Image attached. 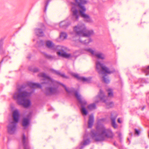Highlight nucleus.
Segmentation results:
<instances>
[{"label": "nucleus", "mask_w": 149, "mask_h": 149, "mask_svg": "<svg viewBox=\"0 0 149 149\" xmlns=\"http://www.w3.org/2000/svg\"><path fill=\"white\" fill-rule=\"evenodd\" d=\"M96 129V131L92 130L90 133L92 138L95 141H103L106 139L112 138L113 136L111 130L107 128L103 125L98 124Z\"/></svg>", "instance_id": "1"}, {"label": "nucleus", "mask_w": 149, "mask_h": 149, "mask_svg": "<svg viewBox=\"0 0 149 149\" xmlns=\"http://www.w3.org/2000/svg\"><path fill=\"white\" fill-rule=\"evenodd\" d=\"M75 39L79 38L78 40L82 44L87 45L92 41V40L89 38L83 41L82 38L84 37H89L93 34V31L92 30H88L85 24L79 23L75 26ZM77 40L76 39L75 41Z\"/></svg>", "instance_id": "2"}, {"label": "nucleus", "mask_w": 149, "mask_h": 149, "mask_svg": "<svg viewBox=\"0 0 149 149\" xmlns=\"http://www.w3.org/2000/svg\"><path fill=\"white\" fill-rule=\"evenodd\" d=\"M96 70L100 74H104L102 77L103 81L106 83L108 84L110 82L108 76L104 73L110 74L115 71L114 69L110 70L108 67L105 66L103 64L97 61L96 62Z\"/></svg>", "instance_id": "3"}, {"label": "nucleus", "mask_w": 149, "mask_h": 149, "mask_svg": "<svg viewBox=\"0 0 149 149\" xmlns=\"http://www.w3.org/2000/svg\"><path fill=\"white\" fill-rule=\"evenodd\" d=\"M29 95V94L26 91H21L19 89L18 91L16 92L14 95V98L17 99L18 104L22 105L24 107L27 108L30 106L31 103L29 99L27 98L28 96Z\"/></svg>", "instance_id": "4"}, {"label": "nucleus", "mask_w": 149, "mask_h": 149, "mask_svg": "<svg viewBox=\"0 0 149 149\" xmlns=\"http://www.w3.org/2000/svg\"><path fill=\"white\" fill-rule=\"evenodd\" d=\"M87 3L86 0H75V5L78 6V10L81 17L84 19V22H92L89 16L85 13L86 9L84 5Z\"/></svg>", "instance_id": "5"}, {"label": "nucleus", "mask_w": 149, "mask_h": 149, "mask_svg": "<svg viewBox=\"0 0 149 149\" xmlns=\"http://www.w3.org/2000/svg\"><path fill=\"white\" fill-rule=\"evenodd\" d=\"M13 115L14 121L10 122L7 127L8 132L10 134L14 133L16 131V123L18 121L19 116L18 111L15 110L13 113Z\"/></svg>", "instance_id": "6"}, {"label": "nucleus", "mask_w": 149, "mask_h": 149, "mask_svg": "<svg viewBox=\"0 0 149 149\" xmlns=\"http://www.w3.org/2000/svg\"><path fill=\"white\" fill-rule=\"evenodd\" d=\"M100 100L105 103L107 108L111 107L113 105V102L108 101V97L104 95L103 91L101 89L100 90L98 95L94 98V101L96 103L98 102Z\"/></svg>", "instance_id": "7"}, {"label": "nucleus", "mask_w": 149, "mask_h": 149, "mask_svg": "<svg viewBox=\"0 0 149 149\" xmlns=\"http://www.w3.org/2000/svg\"><path fill=\"white\" fill-rule=\"evenodd\" d=\"M75 97L78 101L81 106V111L83 115H86L88 111L85 107L87 104V102L85 99L82 97L79 91L75 90Z\"/></svg>", "instance_id": "8"}, {"label": "nucleus", "mask_w": 149, "mask_h": 149, "mask_svg": "<svg viewBox=\"0 0 149 149\" xmlns=\"http://www.w3.org/2000/svg\"><path fill=\"white\" fill-rule=\"evenodd\" d=\"M87 52L90 53L93 55L97 58L101 59L105 58V55L102 53L93 50L91 48H86L85 49Z\"/></svg>", "instance_id": "9"}, {"label": "nucleus", "mask_w": 149, "mask_h": 149, "mask_svg": "<svg viewBox=\"0 0 149 149\" xmlns=\"http://www.w3.org/2000/svg\"><path fill=\"white\" fill-rule=\"evenodd\" d=\"M88 134H86L84 135L83 141L81 142L80 144V149H82L85 146L90 143L91 141L89 139L88 137Z\"/></svg>", "instance_id": "10"}, {"label": "nucleus", "mask_w": 149, "mask_h": 149, "mask_svg": "<svg viewBox=\"0 0 149 149\" xmlns=\"http://www.w3.org/2000/svg\"><path fill=\"white\" fill-rule=\"evenodd\" d=\"M59 92L57 88L54 86H51L46 88V94L47 95L55 94Z\"/></svg>", "instance_id": "11"}, {"label": "nucleus", "mask_w": 149, "mask_h": 149, "mask_svg": "<svg viewBox=\"0 0 149 149\" xmlns=\"http://www.w3.org/2000/svg\"><path fill=\"white\" fill-rule=\"evenodd\" d=\"M75 78H77L78 80L84 82L90 83L91 81V78L89 77H85L80 76L79 74L75 73Z\"/></svg>", "instance_id": "12"}, {"label": "nucleus", "mask_w": 149, "mask_h": 149, "mask_svg": "<svg viewBox=\"0 0 149 149\" xmlns=\"http://www.w3.org/2000/svg\"><path fill=\"white\" fill-rule=\"evenodd\" d=\"M57 54L60 56L66 58H70L71 56V55L70 54L67 53L63 50H62L60 52H58Z\"/></svg>", "instance_id": "13"}, {"label": "nucleus", "mask_w": 149, "mask_h": 149, "mask_svg": "<svg viewBox=\"0 0 149 149\" xmlns=\"http://www.w3.org/2000/svg\"><path fill=\"white\" fill-rule=\"evenodd\" d=\"M94 122V116L93 114L90 116L88 122V127L91 128L92 127Z\"/></svg>", "instance_id": "14"}, {"label": "nucleus", "mask_w": 149, "mask_h": 149, "mask_svg": "<svg viewBox=\"0 0 149 149\" xmlns=\"http://www.w3.org/2000/svg\"><path fill=\"white\" fill-rule=\"evenodd\" d=\"M117 116H116L113 117L111 116V125L114 128H117L118 125L116 123V119Z\"/></svg>", "instance_id": "15"}, {"label": "nucleus", "mask_w": 149, "mask_h": 149, "mask_svg": "<svg viewBox=\"0 0 149 149\" xmlns=\"http://www.w3.org/2000/svg\"><path fill=\"white\" fill-rule=\"evenodd\" d=\"M46 45L48 48H49L52 49L54 50H56L57 49V48L56 47H53L54 46V44L52 42L48 41L46 42Z\"/></svg>", "instance_id": "16"}, {"label": "nucleus", "mask_w": 149, "mask_h": 149, "mask_svg": "<svg viewBox=\"0 0 149 149\" xmlns=\"http://www.w3.org/2000/svg\"><path fill=\"white\" fill-rule=\"evenodd\" d=\"M29 124V120L27 118H24L22 122L23 126L24 127L27 126Z\"/></svg>", "instance_id": "17"}, {"label": "nucleus", "mask_w": 149, "mask_h": 149, "mask_svg": "<svg viewBox=\"0 0 149 149\" xmlns=\"http://www.w3.org/2000/svg\"><path fill=\"white\" fill-rule=\"evenodd\" d=\"M36 32L37 35L39 36H42L44 35L42 31L40 29H36Z\"/></svg>", "instance_id": "18"}, {"label": "nucleus", "mask_w": 149, "mask_h": 149, "mask_svg": "<svg viewBox=\"0 0 149 149\" xmlns=\"http://www.w3.org/2000/svg\"><path fill=\"white\" fill-rule=\"evenodd\" d=\"M88 109L90 110H92L96 109V105L95 103H93L89 105L88 106Z\"/></svg>", "instance_id": "19"}, {"label": "nucleus", "mask_w": 149, "mask_h": 149, "mask_svg": "<svg viewBox=\"0 0 149 149\" xmlns=\"http://www.w3.org/2000/svg\"><path fill=\"white\" fill-rule=\"evenodd\" d=\"M22 141L24 144H26L28 142V137H26L24 134H23L22 136Z\"/></svg>", "instance_id": "20"}, {"label": "nucleus", "mask_w": 149, "mask_h": 149, "mask_svg": "<svg viewBox=\"0 0 149 149\" xmlns=\"http://www.w3.org/2000/svg\"><path fill=\"white\" fill-rule=\"evenodd\" d=\"M108 92V96L109 97H111L113 96V90L111 88H109L107 90Z\"/></svg>", "instance_id": "21"}, {"label": "nucleus", "mask_w": 149, "mask_h": 149, "mask_svg": "<svg viewBox=\"0 0 149 149\" xmlns=\"http://www.w3.org/2000/svg\"><path fill=\"white\" fill-rule=\"evenodd\" d=\"M52 70V72H53L55 73V74H56L60 75L63 78H68L67 76H65L64 74H61L58 71H56L53 70Z\"/></svg>", "instance_id": "22"}, {"label": "nucleus", "mask_w": 149, "mask_h": 149, "mask_svg": "<svg viewBox=\"0 0 149 149\" xmlns=\"http://www.w3.org/2000/svg\"><path fill=\"white\" fill-rule=\"evenodd\" d=\"M67 37L66 34L64 32H62L61 33L60 35V38L62 40H64L66 39Z\"/></svg>", "instance_id": "23"}, {"label": "nucleus", "mask_w": 149, "mask_h": 149, "mask_svg": "<svg viewBox=\"0 0 149 149\" xmlns=\"http://www.w3.org/2000/svg\"><path fill=\"white\" fill-rule=\"evenodd\" d=\"M30 85L33 88H40L41 87L40 85L38 84L33 83L31 84Z\"/></svg>", "instance_id": "24"}, {"label": "nucleus", "mask_w": 149, "mask_h": 149, "mask_svg": "<svg viewBox=\"0 0 149 149\" xmlns=\"http://www.w3.org/2000/svg\"><path fill=\"white\" fill-rule=\"evenodd\" d=\"M142 70L144 72L146 73V75L149 74V65L147 68L143 69Z\"/></svg>", "instance_id": "25"}, {"label": "nucleus", "mask_w": 149, "mask_h": 149, "mask_svg": "<svg viewBox=\"0 0 149 149\" xmlns=\"http://www.w3.org/2000/svg\"><path fill=\"white\" fill-rule=\"evenodd\" d=\"M66 22H61L60 23V26L61 27H63L64 26H66Z\"/></svg>", "instance_id": "26"}, {"label": "nucleus", "mask_w": 149, "mask_h": 149, "mask_svg": "<svg viewBox=\"0 0 149 149\" xmlns=\"http://www.w3.org/2000/svg\"><path fill=\"white\" fill-rule=\"evenodd\" d=\"M78 12L77 10L75 9V19H77L79 18V16L77 14Z\"/></svg>", "instance_id": "27"}, {"label": "nucleus", "mask_w": 149, "mask_h": 149, "mask_svg": "<svg viewBox=\"0 0 149 149\" xmlns=\"http://www.w3.org/2000/svg\"><path fill=\"white\" fill-rule=\"evenodd\" d=\"M135 134L139 135L140 132V131L139 130H138L136 129H135Z\"/></svg>", "instance_id": "28"}, {"label": "nucleus", "mask_w": 149, "mask_h": 149, "mask_svg": "<svg viewBox=\"0 0 149 149\" xmlns=\"http://www.w3.org/2000/svg\"><path fill=\"white\" fill-rule=\"evenodd\" d=\"M41 76L44 78H47V75L44 73H42L41 74Z\"/></svg>", "instance_id": "29"}, {"label": "nucleus", "mask_w": 149, "mask_h": 149, "mask_svg": "<svg viewBox=\"0 0 149 149\" xmlns=\"http://www.w3.org/2000/svg\"><path fill=\"white\" fill-rule=\"evenodd\" d=\"M71 11L72 12L73 15H74V7L72 8Z\"/></svg>", "instance_id": "30"}, {"label": "nucleus", "mask_w": 149, "mask_h": 149, "mask_svg": "<svg viewBox=\"0 0 149 149\" xmlns=\"http://www.w3.org/2000/svg\"><path fill=\"white\" fill-rule=\"evenodd\" d=\"M51 0H47L46 1V5H48L49 3L51 1Z\"/></svg>", "instance_id": "31"}, {"label": "nucleus", "mask_w": 149, "mask_h": 149, "mask_svg": "<svg viewBox=\"0 0 149 149\" xmlns=\"http://www.w3.org/2000/svg\"><path fill=\"white\" fill-rule=\"evenodd\" d=\"M118 136L120 137V136H121V134L120 133V132H118Z\"/></svg>", "instance_id": "32"}, {"label": "nucleus", "mask_w": 149, "mask_h": 149, "mask_svg": "<svg viewBox=\"0 0 149 149\" xmlns=\"http://www.w3.org/2000/svg\"><path fill=\"white\" fill-rule=\"evenodd\" d=\"M118 122L119 123H121V121L120 120V118H118Z\"/></svg>", "instance_id": "33"}, {"label": "nucleus", "mask_w": 149, "mask_h": 149, "mask_svg": "<svg viewBox=\"0 0 149 149\" xmlns=\"http://www.w3.org/2000/svg\"><path fill=\"white\" fill-rule=\"evenodd\" d=\"M64 87H65V90H66V91L67 92H68V91L67 88H66V87L65 86H64Z\"/></svg>", "instance_id": "34"}, {"label": "nucleus", "mask_w": 149, "mask_h": 149, "mask_svg": "<svg viewBox=\"0 0 149 149\" xmlns=\"http://www.w3.org/2000/svg\"><path fill=\"white\" fill-rule=\"evenodd\" d=\"M145 108V107H143L142 108H141V110H143Z\"/></svg>", "instance_id": "35"}, {"label": "nucleus", "mask_w": 149, "mask_h": 149, "mask_svg": "<svg viewBox=\"0 0 149 149\" xmlns=\"http://www.w3.org/2000/svg\"><path fill=\"white\" fill-rule=\"evenodd\" d=\"M103 120V119H102L100 120V121H101V120Z\"/></svg>", "instance_id": "36"}]
</instances>
